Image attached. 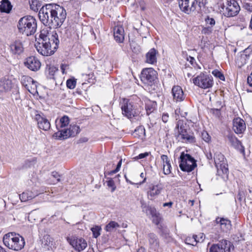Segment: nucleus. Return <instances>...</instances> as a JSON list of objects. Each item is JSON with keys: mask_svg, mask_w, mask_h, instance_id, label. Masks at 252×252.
Returning <instances> with one entry per match:
<instances>
[{"mask_svg": "<svg viewBox=\"0 0 252 252\" xmlns=\"http://www.w3.org/2000/svg\"><path fill=\"white\" fill-rule=\"evenodd\" d=\"M39 18L45 25L51 24L54 28L60 27L64 22L66 12L61 6L57 4H49L43 6L38 13Z\"/></svg>", "mask_w": 252, "mask_h": 252, "instance_id": "nucleus-1", "label": "nucleus"}, {"mask_svg": "<svg viewBox=\"0 0 252 252\" xmlns=\"http://www.w3.org/2000/svg\"><path fill=\"white\" fill-rule=\"evenodd\" d=\"M39 36V41L35 45L38 52L44 56L53 54L59 43L57 33L56 32L49 33L47 30H42Z\"/></svg>", "mask_w": 252, "mask_h": 252, "instance_id": "nucleus-2", "label": "nucleus"}, {"mask_svg": "<svg viewBox=\"0 0 252 252\" xmlns=\"http://www.w3.org/2000/svg\"><path fill=\"white\" fill-rule=\"evenodd\" d=\"M19 32L27 36L34 34L37 29L36 21L32 16L27 15L21 18L17 24Z\"/></svg>", "mask_w": 252, "mask_h": 252, "instance_id": "nucleus-3", "label": "nucleus"}, {"mask_svg": "<svg viewBox=\"0 0 252 252\" xmlns=\"http://www.w3.org/2000/svg\"><path fill=\"white\" fill-rule=\"evenodd\" d=\"M3 242L9 249L17 251L23 249L25 244L24 238L14 232L5 234L3 237Z\"/></svg>", "mask_w": 252, "mask_h": 252, "instance_id": "nucleus-4", "label": "nucleus"}, {"mask_svg": "<svg viewBox=\"0 0 252 252\" xmlns=\"http://www.w3.org/2000/svg\"><path fill=\"white\" fill-rule=\"evenodd\" d=\"M192 81L195 85L203 89L211 88L214 84L212 76L203 72L194 78Z\"/></svg>", "mask_w": 252, "mask_h": 252, "instance_id": "nucleus-5", "label": "nucleus"}, {"mask_svg": "<svg viewBox=\"0 0 252 252\" xmlns=\"http://www.w3.org/2000/svg\"><path fill=\"white\" fill-rule=\"evenodd\" d=\"M180 159L179 166L183 171L190 172L196 166L195 160L189 154L182 153Z\"/></svg>", "mask_w": 252, "mask_h": 252, "instance_id": "nucleus-6", "label": "nucleus"}, {"mask_svg": "<svg viewBox=\"0 0 252 252\" xmlns=\"http://www.w3.org/2000/svg\"><path fill=\"white\" fill-rule=\"evenodd\" d=\"M54 134V136L58 139L64 140L70 137H73L80 132V128L76 125H70L68 128H61Z\"/></svg>", "mask_w": 252, "mask_h": 252, "instance_id": "nucleus-7", "label": "nucleus"}, {"mask_svg": "<svg viewBox=\"0 0 252 252\" xmlns=\"http://www.w3.org/2000/svg\"><path fill=\"white\" fill-rule=\"evenodd\" d=\"M214 162L219 175H227L228 173V164L224 156L220 153H216L214 157Z\"/></svg>", "mask_w": 252, "mask_h": 252, "instance_id": "nucleus-8", "label": "nucleus"}, {"mask_svg": "<svg viewBox=\"0 0 252 252\" xmlns=\"http://www.w3.org/2000/svg\"><path fill=\"white\" fill-rule=\"evenodd\" d=\"M157 78V73L152 68L144 69L141 74V80L144 83L151 85Z\"/></svg>", "mask_w": 252, "mask_h": 252, "instance_id": "nucleus-9", "label": "nucleus"}, {"mask_svg": "<svg viewBox=\"0 0 252 252\" xmlns=\"http://www.w3.org/2000/svg\"><path fill=\"white\" fill-rule=\"evenodd\" d=\"M183 125V122L180 121L177 122L176 128L178 129V137L180 138L182 142L187 143H193L194 142V137L191 135H189Z\"/></svg>", "mask_w": 252, "mask_h": 252, "instance_id": "nucleus-10", "label": "nucleus"}, {"mask_svg": "<svg viewBox=\"0 0 252 252\" xmlns=\"http://www.w3.org/2000/svg\"><path fill=\"white\" fill-rule=\"evenodd\" d=\"M121 108L123 114L128 119L134 117L138 113L133 103L127 99L124 100Z\"/></svg>", "mask_w": 252, "mask_h": 252, "instance_id": "nucleus-11", "label": "nucleus"}, {"mask_svg": "<svg viewBox=\"0 0 252 252\" xmlns=\"http://www.w3.org/2000/svg\"><path fill=\"white\" fill-rule=\"evenodd\" d=\"M240 10V7L238 2L235 0H230L227 2L223 14L227 17H233L238 14Z\"/></svg>", "mask_w": 252, "mask_h": 252, "instance_id": "nucleus-12", "label": "nucleus"}, {"mask_svg": "<svg viewBox=\"0 0 252 252\" xmlns=\"http://www.w3.org/2000/svg\"><path fill=\"white\" fill-rule=\"evenodd\" d=\"M163 189V187L161 184H150L147 189L148 198L150 200L154 199L160 194Z\"/></svg>", "mask_w": 252, "mask_h": 252, "instance_id": "nucleus-13", "label": "nucleus"}, {"mask_svg": "<svg viewBox=\"0 0 252 252\" xmlns=\"http://www.w3.org/2000/svg\"><path fill=\"white\" fill-rule=\"evenodd\" d=\"M67 240L74 249L79 252L84 250L87 246L86 241L82 238L72 237L71 238H68Z\"/></svg>", "mask_w": 252, "mask_h": 252, "instance_id": "nucleus-14", "label": "nucleus"}, {"mask_svg": "<svg viewBox=\"0 0 252 252\" xmlns=\"http://www.w3.org/2000/svg\"><path fill=\"white\" fill-rule=\"evenodd\" d=\"M35 119L37 122L39 128L45 131H47L50 128V123L43 114H36L35 115Z\"/></svg>", "mask_w": 252, "mask_h": 252, "instance_id": "nucleus-15", "label": "nucleus"}, {"mask_svg": "<svg viewBox=\"0 0 252 252\" xmlns=\"http://www.w3.org/2000/svg\"><path fill=\"white\" fill-rule=\"evenodd\" d=\"M26 67L32 71H37L41 67L40 61L34 56H31L27 58L25 62Z\"/></svg>", "mask_w": 252, "mask_h": 252, "instance_id": "nucleus-16", "label": "nucleus"}, {"mask_svg": "<svg viewBox=\"0 0 252 252\" xmlns=\"http://www.w3.org/2000/svg\"><path fill=\"white\" fill-rule=\"evenodd\" d=\"M233 130L237 134H242L246 128V123L241 118L237 117L233 121Z\"/></svg>", "mask_w": 252, "mask_h": 252, "instance_id": "nucleus-17", "label": "nucleus"}, {"mask_svg": "<svg viewBox=\"0 0 252 252\" xmlns=\"http://www.w3.org/2000/svg\"><path fill=\"white\" fill-rule=\"evenodd\" d=\"M179 5L182 11L187 14H190L195 10V2H192L189 6V0H179Z\"/></svg>", "mask_w": 252, "mask_h": 252, "instance_id": "nucleus-18", "label": "nucleus"}, {"mask_svg": "<svg viewBox=\"0 0 252 252\" xmlns=\"http://www.w3.org/2000/svg\"><path fill=\"white\" fill-rule=\"evenodd\" d=\"M149 249L155 252H158L159 249V242L157 236L151 233L148 235Z\"/></svg>", "mask_w": 252, "mask_h": 252, "instance_id": "nucleus-19", "label": "nucleus"}, {"mask_svg": "<svg viewBox=\"0 0 252 252\" xmlns=\"http://www.w3.org/2000/svg\"><path fill=\"white\" fill-rule=\"evenodd\" d=\"M172 94L173 97V99L176 102L182 101L185 98L183 90L180 86H174L172 89Z\"/></svg>", "mask_w": 252, "mask_h": 252, "instance_id": "nucleus-20", "label": "nucleus"}, {"mask_svg": "<svg viewBox=\"0 0 252 252\" xmlns=\"http://www.w3.org/2000/svg\"><path fill=\"white\" fill-rule=\"evenodd\" d=\"M24 50L23 42L20 40L15 41L10 45L11 52L14 55H20L23 52Z\"/></svg>", "mask_w": 252, "mask_h": 252, "instance_id": "nucleus-21", "label": "nucleus"}, {"mask_svg": "<svg viewBox=\"0 0 252 252\" xmlns=\"http://www.w3.org/2000/svg\"><path fill=\"white\" fill-rule=\"evenodd\" d=\"M216 222L223 231L227 232L231 228V222L226 219L218 217L216 219Z\"/></svg>", "mask_w": 252, "mask_h": 252, "instance_id": "nucleus-22", "label": "nucleus"}, {"mask_svg": "<svg viewBox=\"0 0 252 252\" xmlns=\"http://www.w3.org/2000/svg\"><path fill=\"white\" fill-rule=\"evenodd\" d=\"M24 78L26 79L27 82L29 83L28 84L24 85L25 87L28 90V91L33 94L37 93L36 82L34 81L31 77L25 76L24 77Z\"/></svg>", "mask_w": 252, "mask_h": 252, "instance_id": "nucleus-23", "label": "nucleus"}, {"mask_svg": "<svg viewBox=\"0 0 252 252\" xmlns=\"http://www.w3.org/2000/svg\"><path fill=\"white\" fill-rule=\"evenodd\" d=\"M114 37L115 40L122 43L124 40V30L122 26H117L114 28Z\"/></svg>", "mask_w": 252, "mask_h": 252, "instance_id": "nucleus-24", "label": "nucleus"}, {"mask_svg": "<svg viewBox=\"0 0 252 252\" xmlns=\"http://www.w3.org/2000/svg\"><path fill=\"white\" fill-rule=\"evenodd\" d=\"M12 82L7 78H2L0 80V92H6L12 88Z\"/></svg>", "mask_w": 252, "mask_h": 252, "instance_id": "nucleus-25", "label": "nucleus"}, {"mask_svg": "<svg viewBox=\"0 0 252 252\" xmlns=\"http://www.w3.org/2000/svg\"><path fill=\"white\" fill-rule=\"evenodd\" d=\"M161 159L162 161L163 173L165 175H169L171 172L170 160L168 157L165 155H161Z\"/></svg>", "mask_w": 252, "mask_h": 252, "instance_id": "nucleus-26", "label": "nucleus"}, {"mask_svg": "<svg viewBox=\"0 0 252 252\" xmlns=\"http://www.w3.org/2000/svg\"><path fill=\"white\" fill-rule=\"evenodd\" d=\"M143 211L145 212L146 213L148 214V212L150 213V214L154 217L153 220V221L156 224L158 225L160 221V219L156 215V210L154 208H152L150 206H147L145 205L144 206H142Z\"/></svg>", "mask_w": 252, "mask_h": 252, "instance_id": "nucleus-27", "label": "nucleus"}, {"mask_svg": "<svg viewBox=\"0 0 252 252\" xmlns=\"http://www.w3.org/2000/svg\"><path fill=\"white\" fill-rule=\"evenodd\" d=\"M158 51L155 49H151L146 55V62L150 64L157 63V54Z\"/></svg>", "mask_w": 252, "mask_h": 252, "instance_id": "nucleus-28", "label": "nucleus"}, {"mask_svg": "<svg viewBox=\"0 0 252 252\" xmlns=\"http://www.w3.org/2000/svg\"><path fill=\"white\" fill-rule=\"evenodd\" d=\"M228 139L231 145L235 149H237L241 151H244V149L242 145L241 142L234 136L229 135Z\"/></svg>", "mask_w": 252, "mask_h": 252, "instance_id": "nucleus-29", "label": "nucleus"}, {"mask_svg": "<svg viewBox=\"0 0 252 252\" xmlns=\"http://www.w3.org/2000/svg\"><path fill=\"white\" fill-rule=\"evenodd\" d=\"M12 6L8 0H2L0 5V11L2 12L9 13L11 10Z\"/></svg>", "mask_w": 252, "mask_h": 252, "instance_id": "nucleus-30", "label": "nucleus"}, {"mask_svg": "<svg viewBox=\"0 0 252 252\" xmlns=\"http://www.w3.org/2000/svg\"><path fill=\"white\" fill-rule=\"evenodd\" d=\"M219 244L222 251L224 252H230L231 249L233 248L231 242L226 240H222L220 241Z\"/></svg>", "mask_w": 252, "mask_h": 252, "instance_id": "nucleus-31", "label": "nucleus"}, {"mask_svg": "<svg viewBox=\"0 0 252 252\" xmlns=\"http://www.w3.org/2000/svg\"><path fill=\"white\" fill-rule=\"evenodd\" d=\"M57 127L59 129L65 127L69 123V119L67 116L62 117L58 122L56 121Z\"/></svg>", "mask_w": 252, "mask_h": 252, "instance_id": "nucleus-32", "label": "nucleus"}, {"mask_svg": "<svg viewBox=\"0 0 252 252\" xmlns=\"http://www.w3.org/2000/svg\"><path fill=\"white\" fill-rule=\"evenodd\" d=\"M35 195L31 191H26L19 195V198L22 202H26L35 197Z\"/></svg>", "mask_w": 252, "mask_h": 252, "instance_id": "nucleus-33", "label": "nucleus"}, {"mask_svg": "<svg viewBox=\"0 0 252 252\" xmlns=\"http://www.w3.org/2000/svg\"><path fill=\"white\" fill-rule=\"evenodd\" d=\"M58 70L56 66L47 64L46 68V73L50 78H53L55 73Z\"/></svg>", "mask_w": 252, "mask_h": 252, "instance_id": "nucleus-34", "label": "nucleus"}, {"mask_svg": "<svg viewBox=\"0 0 252 252\" xmlns=\"http://www.w3.org/2000/svg\"><path fill=\"white\" fill-rule=\"evenodd\" d=\"M119 227H120V225L118 222L111 221L105 226V230L107 232H112Z\"/></svg>", "mask_w": 252, "mask_h": 252, "instance_id": "nucleus-35", "label": "nucleus"}, {"mask_svg": "<svg viewBox=\"0 0 252 252\" xmlns=\"http://www.w3.org/2000/svg\"><path fill=\"white\" fill-rule=\"evenodd\" d=\"M134 136L140 138L145 135V129L144 126H139L137 127L133 133Z\"/></svg>", "mask_w": 252, "mask_h": 252, "instance_id": "nucleus-36", "label": "nucleus"}, {"mask_svg": "<svg viewBox=\"0 0 252 252\" xmlns=\"http://www.w3.org/2000/svg\"><path fill=\"white\" fill-rule=\"evenodd\" d=\"M29 2L30 8L34 11H37L41 6L37 0H29Z\"/></svg>", "mask_w": 252, "mask_h": 252, "instance_id": "nucleus-37", "label": "nucleus"}, {"mask_svg": "<svg viewBox=\"0 0 252 252\" xmlns=\"http://www.w3.org/2000/svg\"><path fill=\"white\" fill-rule=\"evenodd\" d=\"M196 237L197 236L193 235L192 237H188L185 240V242L188 245L195 246L197 244Z\"/></svg>", "mask_w": 252, "mask_h": 252, "instance_id": "nucleus-38", "label": "nucleus"}, {"mask_svg": "<svg viewBox=\"0 0 252 252\" xmlns=\"http://www.w3.org/2000/svg\"><path fill=\"white\" fill-rule=\"evenodd\" d=\"M101 230V227L98 225H96L91 228V230L93 232V237L95 238H97L100 235Z\"/></svg>", "mask_w": 252, "mask_h": 252, "instance_id": "nucleus-39", "label": "nucleus"}, {"mask_svg": "<svg viewBox=\"0 0 252 252\" xmlns=\"http://www.w3.org/2000/svg\"><path fill=\"white\" fill-rule=\"evenodd\" d=\"M52 181L50 183V184H55L60 181V175L57 172H53L51 174V178Z\"/></svg>", "mask_w": 252, "mask_h": 252, "instance_id": "nucleus-40", "label": "nucleus"}, {"mask_svg": "<svg viewBox=\"0 0 252 252\" xmlns=\"http://www.w3.org/2000/svg\"><path fill=\"white\" fill-rule=\"evenodd\" d=\"M156 106V103L155 102H150V104H147L146 105V110L147 113L149 114L154 111Z\"/></svg>", "mask_w": 252, "mask_h": 252, "instance_id": "nucleus-41", "label": "nucleus"}, {"mask_svg": "<svg viewBox=\"0 0 252 252\" xmlns=\"http://www.w3.org/2000/svg\"><path fill=\"white\" fill-rule=\"evenodd\" d=\"M209 252H223V251L218 243L212 245L209 249Z\"/></svg>", "mask_w": 252, "mask_h": 252, "instance_id": "nucleus-42", "label": "nucleus"}, {"mask_svg": "<svg viewBox=\"0 0 252 252\" xmlns=\"http://www.w3.org/2000/svg\"><path fill=\"white\" fill-rule=\"evenodd\" d=\"M76 81L75 79H69L66 81V86L70 89H74L76 86Z\"/></svg>", "mask_w": 252, "mask_h": 252, "instance_id": "nucleus-43", "label": "nucleus"}, {"mask_svg": "<svg viewBox=\"0 0 252 252\" xmlns=\"http://www.w3.org/2000/svg\"><path fill=\"white\" fill-rule=\"evenodd\" d=\"M195 10L196 9L197 6L201 8L202 7H204L207 3V0H195Z\"/></svg>", "mask_w": 252, "mask_h": 252, "instance_id": "nucleus-44", "label": "nucleus"}, {"mask_svg": "<svg viewBox=\"0 0 252 252\" xmlns=\"http://www.w3.org/2000/svg\"><path fill=\"white\" fill-rule=\"evenodd\" d=\"M212 74L216 77L219 78L221 80H224L225 78L224 75L219 70H215L213 71Z\"/></svg>", "mask_w": 252, "mask_h": 252, "instance_id": "nucleus-45", "label": "nucleus"}, {"mask_svg": "<svg viewBox=\"0 0 252 252\" xmlns=\"http://www.w3.org/2000/svg\"><path fill=\"white\" fill-rule=\"evenodd\" d=\"M106 183L107 186L111 188V192H113L116 189V186L114 181L112 179H110Z\"/></svg>", "mask_w": 252, "mask_h": 252, "instance_id": "nucleus-46", "label": "nucleus"}, {"mask_svg": "<svg viewBox=\"0 0 252 252\" xmlns=\"http://www.w3.org/2000/svg\"><path fill=\"white\" fill-rule=\"evenodd\" d=\"M202 139L206 142H209L211 140V137L206 131H203L201 133Z\"/></svg>", "mask_w": 252, "mask_h": 252, "instance_id": "nucleus-47", "label": "nucleus"}, {"mask_svg": "<svg viewBox=\"0 0 252 252\" xmlns=\"http://www.w3.org/2000/svg\"><path fill=\"white\" fill-rule=\"evenodd\" d=\"M206 23L210 25L211 27L215 25V20L214 18L207 16L205 20Z\"/></svg>", "mask_w": 252, "mask_h": 252, "instance_id": "nucleus-48", "label": "nucleus"}, {"mask_svg": "<svg viewBox=\"0 0 252 252\" xmlns=\"http://www.w3.org/2000/svg\"><path fill=\"white\" fill-rule=\"evenodd\" d=\"M150 154V152H145L144 153L140 154L138 156L135 157V159H142L146 158Z\"/></svg>", "mask_w": 252, "mask_h": 252, "instance_id": "nucleus-49", "label": "nucleus"}, {"mask_svg": "<svg viewBox=\"0 0 252 252\" xmlns=\"http://www.w3.org/2000/svg\"><path fill=\"white\" fill-rule=\"evenodd\" d=\"M197 236V235H196ZM205 238V235L202 233H200L197 235V237H196V241L197 243L202 242L204 241Z\"/></svg>", "mask_w": 252, "mask_h": 252, "instance_id": "nucleus-50", "label": "nucleus"}, {"mask_svg": "<svg viewBox=\"0 0 252 252\" xmlns=\"http://www.w3.org/2000/svg\"><path fill=\"white\" fill-rule=\"evenodd\" d=\"M122 159H121L119 160V162L118 163L116 168L115 170L112 171L111 172V173H113V174L116 173L120 170V169L122 165Z\"/></svg>", "mask_w": 252, "mask_h": 252, "instance_id": "nucleus-51", "label": "nucleus"}, {"mask_svg": "<svg viewBox=\"0 0 252 252\" xmlns=\"http://www.w3.org/2000/svg\"><path fill=\"white\" fill-rule=\"evenodd\" d=\"M140 177L143 179V181L141 182H140L139 183H136V185H141L145 183L146 181V177H145L144 173H141L140 174Z\"/></svg>", "mask_w": 252, "mask_h": 252, "instance_id": "nucleus-52", "label": "nucleus"}, {"mask_svg": "<svg viewBox=\"0 0 252 252\" xmlns=\"http://www.w3.org/2000/svg\"><path fill=\"white\" fill-rule=\"evenodd\" d=\"M162 121L164 122V123H166L168 122V119H169V115L167 113H163L162 114Z\"/></svg>", "mask_w": 252, "mask_h": 252, "instance_id": "nucleus-53", "label": "nucleus"}, {"mask_svg": "<svg viewBox=\"0 0 252 252\" xmlns=\"http://www.w3.org/2000/svg\"><path fill=\"white\" fill-rule=\"evenodd\" d=\"M220 109L213 108V109H211V112L212 113H213V114H216L217 116H219L220 115Z\"/></svg>", "mask_w": 252, "mask_h": 252, "instance_id": "nucleus-54", "label": "nucleus"}, {"mask_svg": "<svg viewBox=\"0 0 252 252\" xmlns=\"http://www.w3.org/2000/svg\"><path fill=\"white\" fill-rule=\"evenodd\" d=\"M247 82L248 84L251 86L252 87V71L251 75L248 76L247 78Z\"/></svg>", "mask_w": 252, "mask_h": 252, "instance_id": "nucleus-55", "label": "nucleus"}, {"mask_svg": "<svg viewBox=\"0 0 252 252\" xmlns=\"http://www.w3.org/2000/svg\"><path fill=\"white\" fill-rule=\"evenodd\" d=\"M173 204V203L172 202L170 201L169 202H166V203H163V207L168 206L169 208H171Z\"/></svg>", "mask_w": 252, "mask_h": 252, "instance_id": "nucleus-56", "label": "nucleus"}, {"mask_svg": "<svg viewBox=\"0 0 252 252\" xmlns=\"http://www.w3.org/2000/svg\"><path fill=\"white\" fill-rule=\"evenodd\" d=\"M67 65H65V64H62L61 66V69L62 70V71L63 73H65V69L67 67Z\"/></svg>", "mask_w": 252, "mask_h": 252, "instance_id": "nucleus-57", "label": "nucleus"}, {"mask_svg": "<svg viewBox=\"0 0 252 252\" xmlns=\"http://www.w3.org/2000/svg\"><path fill=\"white\" fill-rule=\"evenodd\" d=\"M188 61H189L191 64H193L194 62H195V59L193 57H189L188 58Z\"/></svg>", "mask_w": 252, "mask_h": 252, "instance_id": "nucleus-58", "label": "nucleus"}, {"mask_svg": "<svg viewBox=\"0 0 252 252\" xmlns=\"http://www.w3.org/2000/svg\"><path fill=\"white\" fill-rule=\"evenodd\" d=\"M245 7L247 9H248L249 11H252V6H250V4L247 3L245 5Z\"/></svg>", "mask_w": 252, "mask_h": 252, "instance_id": "nucleus-59", "label": "nucleus"}, {"mask_svg": "<svg viewBox=\"0 0 252 252\" xmlns=\"http://www.w3.org/2000/svg\"><path fill=\"white\" fill-rule=\"evenodd\" d=\"M206 157L208 159H212L213 156L211 153H207L206 154Z\"/></svg>", "mask_w": 252, "mask_h": 252, "instance_id": "nucleus-60", "label": "nucleus"}, {"mask_svg": "<svg viewBox=\"0 0 252 252\" xmlns=\"http://www.w3.org/2000/svg\"><path fill=\"white\" fill-rule=\"evenodd\" d=\"M125 178L126 179V181L127 183H129L131 185H136V183H134L129 181L128 179H127V178H126V175L125 176Z\"/></svg>", "mask_w": 252, "mask_h": 252, "instance_id": "nucleus-61", "label": "nucleus"}, {"mask_svg": "<svg viewBox=\"0 0 252 252\" xmlns=\"http://www.w3.org/2000/svg\"><path fill=\"white\" fill-rule=\"evenodd\" d=\"M0 252H7L4 248L0 246Z\"/></svg>", "mask_w": 252, "mask_h": 252, "instance_id": "nucleus-62", "label": "nucleus"}, {"mask_svg": "<svg viewBox=\"0 0 252 252\" xmlns=\"http://www.w3.org/2000/svg\"><path fill=\"white\" fill-rule=\"evenodd\" d=\"M144 252V250L142 248H141V249H139V250L137 252Z\"/></svg>", "mask_w": 252, "mask_h": 252, "instance_id": "nucleus-63", "label": "nucleus"}, {"mask_svg": "<svg viewBox=\"0 0 252 252\" xmlns=\"http://www.w3.org/2000/svg\"><path fill=\"white\" fill-rule=\"evenodd\" d=\"M239 195L240 196H241V193H239Z\"/></svg>", "mask_w": 252, "mask_h": 252, "instance_id": "nucleus-64", "label": "nucleus"}]
</instances>
